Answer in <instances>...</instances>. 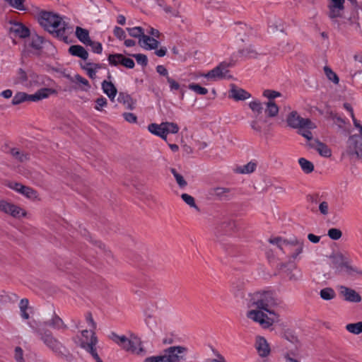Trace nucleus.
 Instances as JSON below:
<instances>
[{
	"label": "nucleus",
	"mask_w": 362,
	"mask_h": 362,
	"mask_svg": "<svg viewBox=\"0 0 362 362\" xmlns=\"http://www.w3.org/2000/svg\"><path fill=\"white\" fill-rule=\"evenodd\" d=\"M10 6L20 11L25 10L23 5L24 0H5Z\"/></svg>",
	"instance_id": "53"
},
{
	"label": "nucleus",
	"mask_w": 362,
	"mask_h": 362,
	"mask_svg": "<svg viewBox=\"0 0 362 362\" xmlns=\"http://www.w3.org/2000/svg\"><path fill=\"white\" fill-rule=\"evenodd\" d=\"M11 154L13 158L21 162H23L29 159L28 154L20 151L18 148H12L11 150Z\"/></svg>",
	"instance_id": "43"
},
{
	"label": "nucleus",
	"mask_w": 362,
	"mask_h": 362,
	"mask_svg": "<svg viewBox=\"0 0 362 362\" xmlns=\"http://www.w3.org/2000/svg\"><path fill=\"white\" fill-rule=\"evenodd\" d=\"M299 134L305 137L310 143L312 142L314 139L313 138V134L310 132L311 129H314L315 128H309L307 127H299Z\"/></svg>",
	"instance_id": "45"
},
{
	"label": "nucleus",
	"mask_w": 362,
	"mask_h": 362,
	"mask_svg": "<svg viewBox=\"0 0 362 362\" xmlns=\"http://www.w3.org/2000/svg\"><path fill=\"white\" fill-rule=\"evenodd\" d=\"M269 242L273 245H276L281 250L284 252L286 248L288 239H283L280 237L269 239Z\"/></svg>",
	"instance_id": "41"
},
{
	"label": "nucleus",
	"mask_w": 362,
	"mask_h": 362,
	"mask_svg": "<svg viewBox=\"0 0 362 362\" xmlns=\"http://www.w3.org/2000/svg\"><path fill=\"white\" fill-rule=\"evenodd\" d=\"M76 36L83 44L88 45L90 42L89 32L88 30L82 28L79 26L76 28Z\"/></svg>",
	"instance_id": "29"
},
{
	"label": "nucleus",
	"mask_w": 362,
	"mask_h": 362,
	"mask_svg": "<svg viewBox=\"0 0 362 362\" xmlns=\"http://www.w3.org/2000/svg\"><path fill=\"white\" fill-rule=\"evenodd\" d=\"M298 163L302 170L306 174L311 173L314 170L313 163L304 158H299Z\"/></svg>",
	"instance_id": "33"
},
{
	"label": "nucleus",
	"mask_w": 362,
	"mask_h": 362,
	"mask_svg": "<svg viewBox=\"0 0 362 362\" xmlns=\"http://www.w3.org/2000/svg\"><path fill=\"white\" fill-rule=\"evenodd\" d=\"M148 130L153 134L160 137L165 141V131L163 129V122L160 124L151 123L148 126Z\"/></svg>",
	"instance_id": "27"
},
{
	"label": "nucleus",
	"mask_w": 362,
	"mask_h": 362,
	"mask_svg": "<svg viewBox=\"0 0 362 362\" xmlns=\"http://www.w3.org/2000/svg\"><path fill=\"white\" fill-rule=\"evenodd\" d=\"M163 129L165 131V141H167V136L168 134H177L179 132V127L174 122H163Z\"/></svg>",
	"instance_id": "34"
},
{
	"label": "nucleus",
	"mask_w": 362,
	"mask_h": 362,
	"mask_svg": "<svg viewBox=\"0 0 362 362\" xmlns=\"http://www.w3.org/2000/svg\"><path fill=\"white\" fill-rule=\"evenodd\" d=\"M122 115L124 119L129 123L134 124L137 122V117L132 112H124Z\"/></svg>",
	"instance_id": "63"
},
{
	"label": "nucleus",
	"mask_w": 362,
	"mask_h": 362,
	"mask_svg": "<svg viewBox=\"0 0 362 362\" xmlns=\"http://www.w3.org/2000/svg\"><path fill=\"white\" fill-rule=\"evenodd\" d=\"M329 259L331 267L339 274L354 275L358 273L357 268L351 265L350 259L341 252L332 254Z\"/></svg>",
	"instance_id": "5"
},
{
	"label": "nucleus",
	"mask_w": 362,
	"mask_h": 362,
	"mask_svg": "<svg viewBox=\"0 0 362 362\" xmlns=\"http://www.w3.org/2000/svg\"><path fill=\"white\" fill-rule=\"evenodd\" d=\"M263 95L265 98H267L268 99H269V100H273V99H274L277 97H279L281 95V93L279 92H277L275 90H272L267 89L263 92Z\"/></svg>",
	"instance_id": "55"
},
{
	"label": "nucleus",
	"mask_w": 362,
	"mask_h": 362,
	"mask_svg": "<svg viewBox=\"0 0 362 362\" xmlns=\"http://www.w3.org/2000/svg\"><path fill=\"white\" fill-rule=\"evenodd\" d=\"M111 339L127 352L141 356L146 354V350L143 348L140 339L136 336L132 335L128 338L124 335L119 336L112 333Z\"/></svg>",
	"instance_id": "4"
},
{
	"label": "nucleus",
	"mask_w": 362,
	"mask_h": 362,
	"mask_svg": "<svg viewBox=\"0 0 362 362\" xmlns=\"http://www.w3.org/2000/svg\"><path fill=\"white\" fill-rule=\"evenodd\" d=\"M95 330L90 329V330H83L81 332L83 339L81 341V347L89 353V346L93 349H96L95 346L98 343L97 337L95 334Z\"/></svg>",
	"instance_id": "15"
},
{
	"label": "nucleus",
	"mask_w": 362,
	"mask_h": 362,
	"mask_svg": "<svg viewBox=\"0 0 362 362\" xmlns=\"http://www.w3.org/2000/svg\"><path fill=\"white\" fill-rule=\"evenodd\" d=\"M127 32L129 33V35L135 38H138L139 40L140 38H142L145 33V30L140 26H136L134 28H127Z\"/></svg>",
	"instance_id": "40"
},
{
	"label": "nucleus",
	"mask_w": 362,
	"mask_h": 362,
	"mask_svg": "<svg viewBox=\"0 0 362 362\" xmlns=\"http://www.w3.org/2000/svg\"><path fill=\"white\" fill-rule=\"evenodd\" d=\"M304 247V240L298 239L296 237H292L288 239V243L286 250L291 252V257L296 259L300 255Z\"/></svg>",
	"instance_id": "14"
},
{
	"label": "nucleus",
	"mask_w": 362,
	"mask_h": 362,
	"mask_svg": "<svg viewBox=\"0 0 362 362\" xmlns=\"http://www.w3.org/2000/svg\"><path fill=\"white\" fill-rule=\"evenodd\" d=\"M42 37L38 35L32 36L30 46L35 49H40L42 47Z\"/></svg>",
	"instance_id": "50"
},
{
	"label": "nucleus",
	"mask_w": 362,
	"mask_h": 362,
	"mask_svg": "<svg viewBox=\"0 0 362 362\" xmlns=\"http://www.w3.org/2000/svg\"><path fill=\"white\" fill-rule=\"evenodd\" d=\"M132 57L135 58L136 62L144 66H146L148 64V58L146 55L144 54H132Z\"/></svg>",
	"instance_id": "54"
},
{
	"label": "nucleus",
	"mask_w": 362,
	"mask_h": 362,
	"mask_svg": "<svg viewBox=\"0 0 362 362\" xmlns=\"http://www.w3.org/2000/svg\"><path fill=\"white\" fill-rule=\"evenodd\" d=\"M354 60L355 62V71L353 76H356L358 74L362 73V52H356L354 54Z\"/></svg>",
	"instance_id": "38"
},
{
	"label": "nucleus",
	"mask_w": 362,
	"mask_h": 362,
	"mask_svg": "<svg viewBox=\"0 0 362 362\" xmlns=\"http://www.w3.org/2000/svg\"><path fill=\"white\" fill-rule=\"evenodd\" d=\"M10 33L14 37L25 38L29 35V30L23 24L16 23L11 25Z\"/></svg>",
	"instance_id": "21"
},
{
	"label": "nucleus",
	"mask_w": 362,
	"mask_h": 362,
	"mask_svg": "<svg viewBox=\"0 0 362 362\" xmlns=\"http://www.w3.org/2000/svg\"><path fill=\"white\" fill-rule=\"evenodd\" d=\"M329 204L326 201H323L319 204V211L323 216H327L329 214Z\"/></svg>",
	"instance_id": "58"
},
{
	"label": "nucleus",
	"mask_w": 362,
	"mask_h": 362,
	"mask_svg": "<svg viewBox=\"0 0 362 362\" xmlns=\"http://www.w3.org/2000/svg\"><path fill=\"white\" fill-rule=\"evenodd\" d=\"M189 88L199 95H204L208 93V90L206 88L202 87L197 83L189 84Z\"/></svg>",
	"instance_id": "48"
},
{
	"label": "nucleus",
	"mask_w": 362,
	"mask_h": 362,
	"mask_svg": "<svg viewBox=\"0 0 362 362\" xmlns=\"http://www.w3.org/2000/svg\"><path fill=\"white\" fill-rule=\"evenodd\" d=\"M330 119L333 121L334 124L339 128H344L346 124L345 120L336 113L331 112L329 115Z\"/></svg>",
	"instance_id": "47"
},
{
	"label": "nucleus",
	"mask_w": 362,
	"mask_h": 362,
	"mask_svg": "<svg viewBox=\"0 0 362 362\" xmlns=\"http://www.w3.org/2000/svg\"><path fill=\"white\" fill-rule=\"evenodd\" d=\"M171 173L174 175V177H175V178L176 180L177 183L178 184V185L180 187H185L187 185V182L185 180L184 177L180 174H179L175 170V169L172 168L171 169Z\"/></svg>",
	"instance_id": "51"
},
{
	"label": "nucleus",
	"mask_w": 362,
	"mask_h": 362,
	"mask_svg": "<svg viewBox=\"0 0 362 362\" xmlns=\"http://www.w3.org/2000/svg\"><path fill=\"white\" fill-rule=\"evenodd\" d=\"M8 187L32 201L40 200L37 192L32 187L15 182L9 183Z\"/></svg>",
	"instance_id": "11"
},
{
	"label": "nucleus",
	"mask_w": 362,
	"mask_h": 362,
	"mask_svg": "<svg viewBox=\"0 0 362 362\" xmlns=\"http://www.w3.org/2000/svg\"><path fill=\"white\" fill-rule=\"evenodd\" d=\"M101 86L104 93H105L108 98L113 101L117 93V90L115 85L111 81H103Z\"/></svg>",
	"instance_id": "23"
},
{
	"label": "nucleus",
	"mask_w": 362,
	"mask_h": 362,
	"mask_svg": "<svg viewBox=\"0 0 362 362\" xmlns=\"http://www.w3.org/2000/svg\"><path fill=\"white\" fill-rule=\"evenodd\" d=\"M255 346L260 357L264 358L269 355L270 346L264 337L262 336L256 337Z\"/></svg>",
	"instance_id": "16"
},
{
	"label": "nucleus",
	"mask_w": 362,
	"mask_h": 362,
	"mask_svg": "<svg viewBox=\"0 0 362 362\" xmlns=\"http://www.w3.org/2000/svg\"><path fill=\"white\" fill-rule=\"evenodd\" d=\"M41 24L49 32L56 33L57 35H62L66 27L64 21L60 16L51 13L42 16Z\"/></svg>",
	"instance_id": "8"
},
{
	"label": "nucleus",
	"mask_w": 362,
	"mask_h": 362,
	"mask_svg": "<svg viewBox=\"0 0 362 362\" xmlns=\"http://www.w3.org/2000/svg\"><path fill=\"white\" fill-rule=\"evenodd\" d=\"M69 52L72 56L78 57L83 60L88 58V52L81 45H71L69 48Z\"/></svg>",
	"instance_id": "24"
},
{
	"label": "nucleus",
	"mask_w": 362,
	"mask_h": 362,
	"mask_svg": "<svg viewBox=\"0 0 362 362\" xmlns=\"http://www.w3.org/2000/svg\"><path fill=\"white\" fill-rule=\"evenodd\" d=\"M354 127L358 130L360 135H352L347 141V147L344 155L348 156H359V151L362 150V123L354 118Z\"/></svg>",
	"instance_id": "7"
},
{
	"label": "nucleus",
	"mask_w": 362,
	"mask_h": 362,
	"mask_svg": "<svg viewBox=\"0 0 362 362\" xmlns=\"http://www.w3.org/2000/svg\"><path fill=\"white\" fill-rule=\"evenodd\" d=\"M102 67L103 66L100 64L91 62H86L83 66H82V69L86 71L88 76L92 79H95L96 78L97 71L102 69Z\"/></svg>",
	"instance_id": "25"
},
{
	"label": "nucleus",
	"mask_w": 362,
	"mask_h": 362,
	"mask_svg": "<svg viewBox=\"0 0 362 362\" xmlns=\"http://www.w3.org/2000/svg\"><path fill=\"white\" fill-rule=\"evenodd\" d=\"M0 211L15 218L25 217L27 212L19 206L5 199L0 200Z\"/></svg>",
	"instance_id": "9"
},
{
	"label": "nucleus",
	"mask_w": 362,
	"mask_h": 362,
	"mask_svg": "<svg viewBox=\"0 0 362 362\" xmlns=\"http://www.w3.org/2000/svg\"><path fill=\"white\" fill-rule=\"evenodd\" d=\"M10 6L20 11L25 10L23 5L24 0H5Z\"/></svg>",
	"instance_id": "52"
},
{
	"label": "nucleus",
	"mask_w": 362,
	"mask_h": 362,
	"mask_svg": "<svg viewBox=\"0 0 362 362\" xmlns=\"http://www.w3.org/2000/svg\"><path fill=\"white\" fill-rule=\"evenodd\" d=\"M28 81V71L20 68L17 70L16 76L13 78V84H21L25 87V83Z\"/></svg>",
	"instance_id": "28"
},
{
	"label": "nucleus",
	"mask_w": 362,
	"mask_h": 362,
	"mask_svg": "<svg viewBox=\"0 0 362 362\" xmlns=\"http://www.w3.org/2000/svg\"><path fill=\"white\" fill-rule=\"evenodd\" d=\"M266 114L270 117H274L277 115L279 112V107L273 100H269L267 103Z\"/></svg>",
	"instance_id": "39"
},
{
	"label": "nucleus",
	"mask_w": 362,
	"mask_h": 362,
	"mask_svg": "<svg viewBox=\"0 0 362 362\" xmlns=\"http://www.w3.org/2000/svg\"><path fill=\"white\" fill-rule=\"evenodd\" d=\"M145 34L156 38H159L160 35L159 30L152 27H148L146 30H145Z\"/></svg>",
	"instance_id": "64"
},
{
	"label": "nucleus",
	"mask_w": 362,
	"mask_h": 362,
	"mask_svg": "<svg viewBox=\"0 0 362 362\" xmlns=\"http://www.w3.org/2000/svg\"><path fill=\"white\" fill-rule=\"evenodd\" d=\"M45 325L56 329H62L66 328V325L64 324L63 320L55 314L52 316V319L45 322Z\"/></svg>",
	"instance_id": "30"
},
{
	"label": "nucleus",
	"mask_w": 362,
	"mask_h": 362,
	"mask_svg": "<svg viewBox=\"0 0 362 362\" xmlns=\"http://www.w3.org/2000/svg\"><path fill=\"white\" fill-rule=\"evenodd\" d=\"M329 16L331 18H335L341 16V12L344 10V6L343 5H340L337 6V4H331L329 6Z\"/></svg>",
	"instance_id": "36"
},
{
	"label": "nucleus",
	"mask_w": 362,
	"mask_h": 362,
	"mask_svg": "<svg viewBox=\"0 0 362 362\" xmlns=\"http://www.w3.org/2000/svg\"><path fill=\"white\" fill-rule=\"evenodd\" d=\"M257 168V163L250 161L248 163L238 166L235 168V172L240 174H249L253 173Z\"/></svg>",
	"instance_id": "31"
},
{
	"label": "nucleus",
	"mask_w": 362,
	"mask_h": 362,
	"mask_svg": "<svg viewBox=\"0 0 362 362\" xmlns=\"http://www.w3.org/2000/svg\"><path fill=\"white\" fill-rule=\"evenodd\" d=\"M245 303L248 308L247 317L262 328L270 327L277 320L278 315L274 308L279 306L281 301L272 291H259L250 293L245 298Z\"/></svg>",
	"instance_id": "1"
},
{
	"label": "nucleus",
	"mask_w": 362,
	"mask_h": 362,
	"mask_svg": "<svg viewBox=\"0 0 362 362\" xmlns=\"http://www.w3.org/2000/svg\"><path fill=\"white\" fill-rule=\"evenodd\" d=\"M28 325L40 336L44 344L57 356L67 361H71L73 357L69 349L51 332L48 330L42 332L37 328V323L35 320L29 322Z\"/></svg>",
	"instance_id": "2"
},
{
	"label": "nucleus",
	"mask_w": 362,
	"mask_h": 362,
	"mask_svg": "<svg viewBox=\"0 0 362 362\" xmlns=\"http://www.w3.org/2000/svg\"><path fill=\"white\" fill-rule=\"evenodd\" d=\"M230 189L226 187H215L211 189V194L218 200L228 201L230 199Z\"/></svg>",
	"instance_id": "22"
},
{
	"label": "nucleus",
	"mask_w": 362,
	"mask_h": 362,
	"mask_svg": "<svg viewBox=\"0 0 362 362\" xmlns=\"http://www.w3.org/2000/svg\"><path fill=\"white\" fill-rule=\"evenodd\" d=\"M327 235L332 239V240H337L341 238V235H342V233L341 231L338 229V228H332L328 230V232H327Z\"/></svg>",
	"instance_id": "49"
},
{
	"label": "nucleus",
	"mask_w": 362,
	"mask_h": 362,
	"mask_svg": "<svg viewBox=\"0 0 362 362\" xmlns=\"http://www.w3.org/2000/svg\"><path fill=\"white\" fill-rule=\"evenodd\" d=\"M117 100L119 103H122L125 108L128 110H133L135 108L136 101L127 93H119Z\"/></svg>",
	"instance_id": "26"
},
{
	"label": "nucleus",
	"mask_w": 362,
	"mask_h": 362,
	"mask_svg": "<svg viewBox=\"0 0 362 362\" xmlns=\"http://www.w3.org/2000/svg\"><path fill=\"white\" fill-rule=\"evenodd\" d=\"M70 80L72 82L78 83L81 89L83 91H88L90 88V85L88 81L79 74L74 75V76Z\"/></svg>",
	"instance_id": "32"
},
{
	"label": "nucleus",
	"mask_w": 362,
	"mask_h": 362,
	"mask_svg": "<svg viewBox=\"0 0 362 362\" xmlns=\"http://www.w3.org/2000/svg\"><path fill=\"white\" fill-rule=\"evenodd\" d=\"M230 98L234 99L235 100H245L251 97V95L247 91L245 90L243 88H238L234 85L231 86L230 90Z\"/></svg>",
	"instance_id": "20"
},
{
	"label": "nucleus",
	"mask_w": 362,
	"mask_h": 362,
	"mask_svg": "<svg viewBox=\"0 0 362 362\" xmlns=\"http://www.w3.org/2000/svg\"><path fill=\"white\" fill-rule=\"evenodd\" d=\"M337 289L339 291V296L345 301L358 303L362 300L361 295L351 288L340 285L337 286Z\"/></svg>",
	"instance_id": "13"
},
{
	"label": "nucleus",
	"mask_w": 362,
	"mask_h": 362,
	"mask_svg": "<svg viewBox=\"0 0 362 362\" xmlns=\"http://www.w3.org/2000/svg\"><path fill=\"white\" fill-rule=\"evenodd\" d=\"M56 93L54 89L49 88L39 89L34 94L30 95L25 92H17L13 97L11 103L13 105H18L27 101L38 102L49 98L51 95L55 94Z\"/></svg>",
	"instance_id": "6"
},
{
	"label": "nucleus",
	"mask_w": 362,
	"mask_h": 362,
	"mask_svg": "<svg viewBox=\"0 0 362 362\" xmlns=\"http://www.w3.org/2000/svg\"><path fill=\"white\" fill-rule=\"evenodd\" d=\"M187 351V348L183 346H172L163 350L160 355L146 358L144 362H182L186 360Z\"/></svg>",
	"instance_id": "3"
},
{
	"label": "nucleus",
	"mask_w": 362,
	"mask_h": 362,
	"mask_svg": "<svg viewBox=\"0 0 362 362\" xmlns=\"http://www.w3.org/2000/svg\"><path fill=\"white\" fill-rule=\"evenodd\" d=\"M88 45L90 46L92 50L97 54H100L103 51L102 45L98 42H93L90 40V42H89Z\"/></svg>",
	"instance_id": "59"
},
{
	"label": "nucleus",
	"mask_w": 362,
	"mask_h": 362,
	"mask_svg": "<svg viewBox=\"0 0 362 362\" xmlns=\"http://www.w3.org/2000/svg\"><path fill=\"white\" fill-rule=\"evenodd\" d=\"M95 110L98 111H102L103 107H105L107 104V99L104 97H100L97 98L95 100Z\"/></svg>",
	"instance_id": "56"
},
{
	"label": "nucleus",
	"mask_w": 362,
	"mask_h": 362,
	"mask_svg": "<svg viewBox=\"0 0 362 362\" xmlns=\"http://www.w3.org/2000/svg\"><path fill=\"white\" fill-rule=\"evenodd\" d=\"M121 54H110L108 57V62L112 66H117L119 64V58Z\"/></svg>",
	"instance_id": "61"
},
{
	"label": "nucleus",
	"mask_w": 362,
	"mask_h": 362,
	"mask_svg": "<svg viewBox=\"0 0 362 362\" xmlns=\"http://www.w3.org/2000/svg\"><path fill=\"white\" fill-rule=\"evenodd\" d=\"M320 298L325 300H330L336 297L334 290L330 287H327L320 291Z\"/></svg>",
	"instance_id": "35"
},
{
	"label": "nucleus",
	"mask_w": 362,
	"mask_h": 362,
	"mask_svg": "<svg viewBox=\"0 0 362 362\" xmlns=\"http://www.w3.org/2000/svg\"><path fill=\"white\" fill-rule=\"evenodd\" d=\"M346 329L354 334L358 335L362 333V321L356 323H349L346 325Z\"/></svg>",
	"instance_id": "37"
},
{
	"label": "nucleus",
	"mask_w": 362,
	"mask_h": 362,
	"mask_svg": "<svg viewBox=\"0 0 362 362\" xmlns=\"http://www.w3.org/2000/svg\"><path fill=\"white\" fill-rule=\"evenodd\" d=\"M181 197L187 205L190 207L194 208L197 211H199V208L197 206L193 197L188 194H182Z\"/></svg>",
	"instance_id": "44"
},
{
	"label": "nucleus",
	"mask_w": 362,
	"mask_h": 362,
	"mask_svg": "<svg viewBox=\"0 0 362 362\" xmlns=\"http://www.w3.org/2000/svg\"><path fill=\"white\" fill-rule=\"evenodd\" d=\"M249 107L254 113L259 115L262 112V105L259 100H254L249 103Z\"/></svg>",
	"instance_id": "46"
},
{
	"label": "nucleus",
	"mask_w": 362,
	"mask_h": 362,
	"mask_svg": "<svg viewBox=\"0 0 362 362\" xmlns=\"http://www.w3.org/2000/svg\"><path fill=\"white\" fill-rule=\"evenodd\" d=\"M309 146L315 149L321 156L329 158L332 156L331 149L325 144L320 141L318 139H315L309 143Z\"/></svg>",
	"instance_id": "19"
},
{
	"label": "nucleus",
	"mask_w": 362,
	"mask_h": 362,
	"mask_svg": "<svg viewBox=\"0 0 362 362\" xmlns=\"http://www.w3.org/2000/svg\"><path fill=\"white\" fill-rule=\"evenodd\" d=\"M114 35L115 36L119 39V40H124L125 37H126V34H125V32L124 30L121 28L120 27H117L116 26L115 28H114Z\"/></svg>",
	"instance_id": "60"
},
{
	"label": "nucleus",
	"mask_w": 362,
	"mask_h": 362,
	"mask_svg": "<svg viewBox=\"0 0 362 362\" xmlns=\"http://www.w3.org/2000/svg\"><path fill=\"white\" fill-rule=\"evenodd\" d=\"M228 63L222 62L208 73L202 74V76L211 81L228 78L230 77V76H228Z\"/></svg>",
	"instance_id": "12"
},
{
	"label": "nucleus",
	"mask_w": 362,
	"mask_h": 362,
	"mask_svg": "<svg viewBox=\"0 0 362 362\" xmlns=\"http://www.w3.org/2000/svg\"><path fill=\"white\" fill-rule=\"evenodd\" d=\"M324 71L327 76V78L334 84H338L339 82V78L338 76L327 66L324 67Z\"/></svg>",
	"instance_id": "42"
},
{
	"label": "nucleus",
	"mask_w": 362,
	"mask_h": 362,
	"mask_svg": "<svg viewBox=\"0 0 362 362\" xmlns=\"http://www.w3.org/2000/svg\"><path fill=\"white\" fill-rule=\"evenodd\" d=\"M45 76L39 75L33 71H28V81L25 83V88L38 87L45 84Z\"/></svg>",
	"instance_id": "18"
},
{
	"label": "nucleus",
	"mask_w": 362,
	"mask_h": 362,
	"mask_svg": "<svg viewBox=\"0 0 362 362\" xmlns=\"http://www.w3.org/2000/svg\"><path fill=\"white\" fill-rule=\"evenodd\" d=\"M157 39L144 33L142 38L139 39L138 43L141 47L146 50L156 49L160 44Z\"/></svg>",
	"instance_id": "17"
},
{
	"label": "nucleus",
	"mask_w": 362,
	"mask_h": 362,
	"mask_svg": "<svg viewBox=\"0 0 362 362\" xmlns=\"http://www.w3.org/2000/svg\"><path fill=\"white\" fill-rule=\"evenodd\" d=\"M287 124L289 127L298 129L299 127H307L309 128H316L317 126L310 119L301 117L296 111H292L286 118Z\"/></svg>",
	"instance_id": "10"
},
{
	"label": "nucleus",
	"mask_w": 362,
	"mask_h": 362,
	"mask_svg": "<svg viewBox=\"0 0 362 362\" xmlns=\"http://www.w3.org/2000/svg\"><path fill=\"white\" fill-rule=\"evenodd\" d=\"M12 296H11L8 293H6L4 291H0V305L4 303H6L9 300H12V297L14 298H16L15 294H11Z\"/></svg>",
	"instance_id": "57"
},
{
	"label": "nucleus",
	"mask_w": 362,
	"mask_h": 362,
	"mask_svg": "<svg viewBox=\"0 0 362 362\" xmlns=\"http://www.w3.org/2000/svg\"><path fill=\"white\" fill-rule=\"evenodd\" d=\"M15 359L17 362H25L23 358V351L19 346H17L15 349Z\"/></svg>",
	"instance_id": "62"
}]
</instances>
